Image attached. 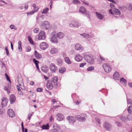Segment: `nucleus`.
Segmentation results:
<instances>
[{
    "instance_id": "f257e3e1",
    "label": "nucleus",
    "mask_w": 132,
    "mask_h": 132,
    "mask_svg": "<svg viewBox=\"0 0 132 132\" xmlns=\"http://www.w3.org/2000/svg\"><path fill=\"white\" fill-rule=\"evenodd\" d=\"M8 102V100L5 97H3L2 99V104L0 105V114L3 113L5 112V110L3 107L6 105Z\"/></svg>"
},
{
    "instance_id": "f03ea898",
    "label": "nucleus",
    "mask_w": 132,
    "mask_h": 132,
    "mask_svg": "<svg viewBox=\"0 0 132 132\" xmlns=\"http://www.w3.org/2000/svg\"><path fill=\"white\" fill-rule=\"evenodd\" d=\"M84 57L85 60L89 63L91 64L93 63V56L91 54H85L84 55Z\"/></svg>"
},
{
    "instance_id": "7ed1b4c3",
    "label": "nucleus",
    "mask_w": 132,
    "mask_h": 132,
    "mask_svg": "<svg viewBox=\"0 0 132 132\" xmlns=\"http://www.w3.org/2000/svg\"><path fill=\"white\" fill-rule=\"evenodd\" d=\"M46 35L44 31H40L39 33V35H36L35 38L38 39L39 40L41 39L44 40L46 38Z\"/></svg>"
},
{
    "instance_id": "20e7f679",
    "label": "nucleus",
    "mask_w": 132,
    "mask_h": 132,
    "mask_svg": "<svg viewBox=\"0 0 132 132\" xmlns=\"http://www.w3.org/2000/svg\"><path fill=\"white\" fill-rule=\"evenodd\" d=\"M69 26L71 27L79 28L81 26V23L78 21L73 20L69 23Z\"/></svg>"
},
{
    "instance_id": "39448f33",
    "label": "nucleus",
    "mask_w": 132,
    "mask_h": 132,
    "mask_svg": "<svg viewBox=\"0 0 132 132\" xmlns=\"http://www.w3.org/2000/svg\"><path fill=\"white\" fill-rule=\"evenodd\" d=\"M55 32H54L52 33L51 36L50 37V41L52 43H58V40L56 37V35L55 34Z\"/></svg>"
},
{
    "instance_id": "423d86ee",
    "label": "nucleus",
    "mask_w": 132,
    "mask_h": 132,
    "mask_svg": "<svg viewBox=\"0 0 132 132\" xmlns=\"http://www.w3.org/2000/svg\"><path fill=\"white\" fill-rule=\"evenodd\" d=\"M76 118L78 121L84 122L86 120L87 115L85 114H81L77 116Z\"/></svg>"
},
{
    "instance_id": "0eeeda50",
    "label": "nucleus",
    "mask_w": 132,
    "mask_h": 132,
    "mask_svg": "<svg viewBox=\"0 0 132 132\" xmlns=\"http://www.w3.org/2000/svg\"><path fill=\"white\" fill-rule=\"evenodd\" d=\"M49 68L50 70L52 73H56L58 70L55 64L53 63L50 64Z\"/></svg>"
},
{
    "instance_id": "6e6552de",
    "label": "nucleus",
    "mask_w": 132,
    "mask_h": 132,
    "mask_svg": "<svg viewBox=\"0 0 132 132\" xmlns=\"http://www.w3.org/2000/svg\"><path fill=\"white\" fill-rule=\"evenodd\" d=\"M103 66L105 71L106 72H110L112 70L110 65L108 64L104 63L103 65Z\"/></svg>"
},
{
    "instance_id": "1a4fd4ad",
    "label": "nucleus",
    "mask_w": 132,
    "mask_h": 132,
    "mask_svg": "<svg viewBox=\"0 0 132 132\" xmlns=\"http://www.w3.org/2000/svg\"><path fill=\"white\" fill-rule=\"evenodd\" d=\"M59 52L58 49L54 47H52L49 50V52L51 54H56Z\"/></svg>"
},
{
    "instance_id": "9d476101",
    "label": "nucleus",
    "mask_w": 132,
    "mask_h": 132,
    "mask_svg": "<svg viewBox=\"0 0 132 132\" xmlns=\"http://www.w3.org/2000/svg\"><path fill=\"white\" fill-rule=\"evenodd\" d=\"M78 12L80 13L86 15L88 14V12L86 11L85 7L84 6H81L80 7Z\"/></svg>"
},
{
    "instance_id": "9b49d317",
    "label": "nucleus",
    "mask_w": 132,
    "mask_h": 132,
    "mask_svg": "<svg viewBox=\"0 0 132 132\" xmlns=\"http://www.w3.org/2000/svg\"><path fill=\"white\" fill-rule=\"evenodd\" d=\"M49 27V23L47 21L43 22L41 26V27L43 29H47Z\"/></svg>"
},
{
    "instance_id": "f8f14e48",
    "label": "nucleus",
    "mask_w": 132,
    "mask_h": 132,
    "mask_svg": "<svg viewBox=\"0 0 132 132\" xmlns=\"http://www.w3.org/2000/svg\"><path fill=\"white\" fill-rule=\"evenodd\" d=\"M39 46L41 49L45 50L48 48V45L46 43L43 42L40 44Z\"/></svg>"
},
{
    "instance_id": "ddd939ff",
    "label": "nucleus",
    "mask_w": 132,
    "mask_h": 132,
    "mask_svg": "<svg viewBox=\"0 0 132 132\" xmlns=\"http://www.w3.org/2000/svg\"><path fill=\"white\" fill-rule=\"evenodd\" d=\"M67 119L69 123H74L76 120L75 118L71 116H69L67 117Z\"/></svg>"
},
{
    "instance_id": "4468645a",
    "label": "nucleus",
    "mask_w": 132,
    "mask_h": 132,
    "mask_svg": "<svg viewBox=\"0 0 132 132\" xmlns=\"http://www.w3.org/2000/svg\"><path fill=\"white\" fill-rule=\"evenodd\" d=\"M103 126L104 128L106 130L110 131L111 129V125L108 122H105L103 124Z\"/></svg>"
},
{
    "instance_id": "2eb2a0df",
    "label": "nucleus",
    "mask_w": 132,
    "mask_h": 132,
    "mask_svg": "<svg viewBox=\"0 0 132 132\" xmlns=\"http://www.w3.org/2000/svg\"><path fill=\"white\" fill-rule=\"evenodd\" d=\"M56 120L58 121H61L64 118V116L60 113L57 114L56 117Z\"/></svg>"
},
{
    "instance_id": "dca6fc26",
    "label": "nucleus",
    "mask_w": 132,
    "mask_h": 132,
    "mask_svg": "<svg viewBox=\"0 0 132 132\" xmlns=\"http://www.w3.org/2000/svg\"><path fill=\"white\" fill-rule=\"evenodd\" d=\"M7 113L9 116L12 118L15 116L14 112L11 109H9L7 111Z\"/></svg>"
},
{
    "instance_id": "f3484780",
    "label": "nucleus",
    "mask_w": 132,
    "mask_h": 132,
    "mask_svg": "<svg viewBox=\"0 0 132 132\" xmlns=\"http://www.w3.org/2000/svg\"><path fill=\"white\" fill-rule=\"evenodd\" d=\"M75 48L76 50H84L83 47L79 44H76L75 46Z\"/></svg>"
},
{
    "instance_id": "a211bd4d",
    "label": "nucleus",
    "mask_w": 132,
    "mask_h": 132,
    "mask_svg": "<svg viewBox=\"0 0 132 132\" xmlns=\"http://www.w3.org/2000/svg\"><path fill=\"white\" fill-rule=\"evenodd\" d=\"M47 87L49 89H53V86L52 81H49L47 83Z\"/></svg>"
},
{
    "instance_id": "6ab92c4d",
    "label": "nucleus",
    "mask_w": 132,
    "mask_h": 132,
    "mask_svg": "<svg viewBox=\"0 0 132 132\" xmlns=\"http://www.w3.org/2000/svg\"><path fill=\"white\" fill-rule=\"evenodd\" d=\"M76 60L77 62H80L83 59L82 56L79 54H77L75 56Z\"/></svg>"
},
{
    "instance_id": "aec40b11",
    "label": "nucleus",
    "mask_w": 132,
    "mask_h": 132,
    "mask_svg": "<svg viewBox=\"0 0 132 132\" xmlns=\"http://www.w3.org/2000/svg\"><path fill=\"white\" fill-rule=\"evenodd\" d=\"M113 77L115 80H119L120 78V75L117 71L115 72L113 75Z\"/></svg>"
},
{
    "instance_id": "412c9836",
    "label": "nucleus",
    "mask_w": 132,
    "mask_h": 132,
    "mask_svg": "<svg viewBox=\"0 0 132 132\" xmlns=\"http://www.w3.org/2000/svg\"><path fill=\"white\" fill-rule=\"evenodd\" d=\"M10 100L11 103V104H13L15 102L16 100V98L14 95L13 94H12L10 95Z\"/></svg>"
},
{
    "instance_id": "4be33fe9",
    "label": "nucleus",
    "mask_w": 132,
    "mask_h": 132,
    "mask_svg": "<svg viewBox=\"0 0 132 132\" xmlns=\"http://www.w3.org/2000/svg\"><path fill=\"white\" fill-rule=\"evenodd\" d=\"M11 88V87L10 85H9L7 86H4V90L6 91L8 94L10 93Z\"/></svg>"
},
{
    "instance_id": "5701e85b",
    "label": "nucleus",
    "mask_w": 132,
    "mask_h": 132,
    "mask_svg": "<svg viewBox=\"0 0 132 132\" xmlns=\"http://www.w3.org/2000/svg\"><path fill=\"white\" fill-rule=\"evenodd\" d=\"M57 37L60 39L63 38L64 37V34L62 32H59L57 34Z\"/></svg>"
},
{
    "instance_id": "b1692460",
    "label": "nucleus",
    "mask_w": 132,
    "mask_h": 132,
    "mask_svg": "<svg viewBox=\"0 0 132 132\" xmlns=\"http://www.w3.org/2000/svg\"><path fill=\"white\" fill-rule=\"evenodd\" d=\"M53 127L54 128L53 130H55L57 131L60 129V126L58 125L56 123H54L53 124Z\"/></svg>"
},
{
    "instance_id": "393cba45",
    "label": "nucleus",
    "mask_w": 132,
    "mask_h": 132,
    "mask_svg": "<svg viewBox=\"0 0 132 132\" xmlns=\"http://www.w3.org/2000/svg\"><path fill=\"white\" fill-rule=\"evenodd\" d=\"M48 70V67L46 66H43L41 68V70L43 72L47 73Z\"/></svg>"
},
{
    "instance_id": "a878e982",
    "label": "nucleus",
    "mask_w": 132,
    "mask_h": 132,
    "mask_svg": "<svg viewBox=\"0 0 132 132\" xmlns=\"http://www.w3.org/2000/svg\"><path fill=\"white\" fill-rule=\"evenodd\" d=\"M35 55L37 59H39L41 58L42 57V55L38 53L36 51L35 52Z\"/></svg>"
},
{
    "instance_id": "bb28decb",
    "label": "nucleus",
    "mask_w": 132,
    "mask_h": 132,
    "mask_svg": "<svg viewBox=\"0 0 132 132\" xmlns=\"http://www.w3.org/2000/svg\"><path fill=\"white\" fill-rule=\"evenodd\" d=\"M18 81L19 85H22V84L23 85L22 78L21 77L18 76Z\"/></svg>"
},
{
    "instance_id": "cd10ccee",
    "label": "nucleus",
    "mask_w": 132,
    "mask_h": 132,
    "mask_svg": "<svg viewBox=\"0 0 132 132\" xmlns=\"http://www.w3.org/2000/svg\"><path fill=\"white\" fill-rule=\"evenodd\" d=\"M97 17L100 20H102L103 18V16L100 13L96 12V13Z\"/></svg>"
},
{
    "instance_id": "c85d7f7f",
    "label": "nucleus",
    "mask_w": 132,
    "mask_h": 132,
    "mask_svg": "<svg viewBox=\"0 0 132 132\" xmlns=\"http://www.w3.org/2000/svg\"><path fill=\"white\" fill-rule=\"evenodd\" d=\"M58 80V78L57 77H54L52 79V82H53L55 85H56L57 84V81Z\"/></svg>"
},
{
    "instance_id": "c756f323",
    "label": "nucleus",
    "mask_w": 132,
    "mask_h": 132,
    "mask_svg": "<svg viewBox=\"0 0 132 132\" xmlns=\"http://www.w3.org/2000/svg\"><path fill=\"white\" fill-rule=\"evenodd\" d=\"M120 82L124 86H126L127 84L126 80L123 78H122L120 79Z\"/></svg>"
},
{
    "instance_id": "7c9ffc66",
    "label": "nucleus",
    "mask_w": 132,
    "mask_h": 132,
    "mask_svg": "<svg viewBox=\"0 0 132 132\" xmlns=\"http://www.w3.org/2000/svg\"><path fill=\"white\" fill-rule=\"evenodd\" d=\"M62 60L61 59L59 58L57 60V64L61 66L62 64Z\"/></svg>"
},
{
    "instance_id": "2f4dec72",
    "label": "nucleus",
    "mask_w": 132,
    "mask_h": 132,
    "mask_svg": "<svg viewBox=\"0 0 132 132\" xmlns=\"http://www.w3.org/2000/svg\"><path fill=\"white\" fill-rule=\"evenodd\" d=\"M66 69L64 67L60 68L59 69V72L61 73H63L65 71Z\"/></svg>"
},
{
    "instance_id": "473e14b6",
    "label": "nucleus",
    "mask_w": 132,
    "mask_h": 132,
    "mask_svg": "<svg viewBox=\"0 0 132 132\" xmlns=\"http://www.w3.org/2000/svg\"><path fill=\"white\" fill-rule=\"evenodd\" d=\"M113 11L116 15H120L121 14V12L120 11L117 9H114Z\"/></svg>"
},
{
    "instance_id": "72a5a7b5",
    "label": "nucleus",
    "mask_w": 132,
    "mask_h": 132,
    "mask_svg": "<svg viewBox=\"0 0 132 132\" xmlns=\"http://www.w3.org/2000/svg\"><path fill=\"white\" fill-rule=\"evenodd\" d=\"M64 60L65 62L68 64H70L71 63V61H70L68 57L64 58Z\"/></svg>"
},
{
    "instance_id": "f704fd0d",
    "label": "nucleus",
    "mask_w": 132,
    "mask_h": 132,
    "mask_svg": "<svg viewBox=\"0 0 132 132\" xmlns=\"http://www.w3.org/2000/svg\"><path fill=\"white\" fill-rule=\"evenodd\" d=\"M119 118L122 121L124 122L126 121L127 120V119L126 117L123 116H121Z\"/></svg>"
},
{
    "instance_id": "c9c22d12",
    "label": "nucleus",
    "mask_w": 132,
    "mask_h": 132,
    "mask_svg": "<svg viewBox=\"0 0 132 132\" xmlns=\"http://www.w3.org/2000/svg\"><path fill=\"white\" fill-rule=\"evenodd\" d=\"M43 129L48 130L49 128V125L48 124H47L46 125H44L42 126Z\"/></svg>"
},
{
    "instance_id": "e433bc0d",
    "label": "nucleus",
    "mask_w": 132,
    "mask_h": 132,
    "mask_svg": "<svg viewBox=\"0 0 132 132\" xmlns=\"http://www.w3.org/2000/svg\"><path fill=\"white\" fill-rule=\"evenodd\" d=\"M33 7L34 8L33 11L36 12L39 9L38 7H37L35 4H33L32 5Z\"/></svg>"
},
{
    "instance_id": "4c0bfd02",
    "label": "nucleus",
    "mask_w": 132,
    "mask_h": 132,
    "mask_svg": "<svg viewBox=\"0 0 132 132\" xmlns=\"http://www.w3.org/2000/svg\"><path fill=\"white\" fill-rule=\"evenodd\" d=\"M80 35L83 36L86 38H89L90 36L89 35V34L86 33L80 34Z\"/></svg>"
},
{
    "instance_id": "58836bf2",
    "label": "nucleus",
    "mask_w": 132,
    "mask_h": 132,
    "mask_svg": "<svg viewBox=\"0 0 132 132\" xmlns=\"http://www.w3.org/2000/svg\"><path fill=\"white\" fill-rule=\"evenodd\" d=\"M126 7L128 10H132V4L131 3L127 4Z\"/></svg>"
},
{
    "instance_id": "ea45409f",
    "label": "nucleus",
    "mask_w": 132,
    "mask_h": 132,
    "mask_svg": "<svg viewBox=\"0 0 132 132\" xmlns=\"http://www.w3.org/2000/svg\"><path fill=\"white\" fill-rule=\"evenodd\" d=\"M48 9L47 8H44L43 10V12H42V13L46 14L48 12Z\"/></svg>"
},
{
    "instance_id": "a19ab883",
    "label": "nucleus",
    "mask_w": 132,
    "mask_h": 132,
    "mask_svg": "<svg viewBox=\"0 0 132 132\" xmlns=\"http://www.w3.org/2000/svg\"><path fill=\"white\" fill-rule=\"evenodd\" d=\"M94 68L93 66H90L87 69V70L88 71H91L94 70Z\"/></svg>"
},
{
    "instance_id": "79ce46f5",
    "label": "nucleus",
    "mask_w": 132,
    "mask_h": 132,
    "mask_svg": "<svg viewBox=\"0 0 132 132\" xmlns=\"http://www.w3.org/2000/svg\"><path fill=\"white\" fill-rule=\"evenodd\" d=\"M72 2L75 4H80V3L79 1L78 0H73Z\"/></svg>"
},
{
    "instance_id": "37998d69",
    "label": "nucleus",
    "mask_w": 132,
    "mask_h": 132,
    "mask_svg": "<svg viewBox=\"0 0 132 132\" xmlns=\"http://www.w3.org/2000/svg\"><path fill=\"white\" fill-rule=\"evenodd\" d=\"M28 39L29 42H30V43L31 44H33L34 42L33 41V40H32V38H31L30 37H29V36H28Z\"/></svg>"
},
{
    "instance_id": "c03bdc74",
    "label": "nucleus",
    "mask_w": 132,
    "mask_h": 132,
    "mask_svg": "<svg viewBox=\"0 0 132 132\" xmlns=\"http://www.w3.org/2000/svg\"><path fill=\"white\" fill-rule=\"evenodd\" d=\"M119 8L121 12H124L126 10L125 7L124 6L121 7Z\"/></svg>"
},
{
    "instance_id": "a18cd8bd",
    "label": "nucleus",
    "mask_w": 132,
    "mask_h": 132,
    "mask_svg": "<svg viewBox=\"0 0 132 132\" xmlns=\"http://www.w3.org/2000/svg\"><path fill=\"white\" fill-rule=\"evenodd\" d=\"M127 119L129 120H132V114H130L128 115Z\"/></svg>"
},
{
    "instance_id": "49530a36",
    "label": "nucleus",
    "mask_w": 132,
    "mask_h": 132,
    "mask_svg": "<svg viewBox=\"0 0 132 132\" xmlns=\"http://www.w3.org/2000/svg\"><path fill=\"white\" fill-rule=\"evenodd\" d=\"M128 111L129 113H130L132 111V105H130L128 109Z\"/></svg>"
},
{
    "instance_id": "de8ad7c7",
    "label": "nucleus",
    "mask_w": 132,
    "mask_h": 132,
    "mask_svg": "<svg viewBox=\"0 0 132 132\" xmlns=\"http://www.w3.org/2000/svg\"><path fill=\"white\" fill-rule=\"evenodd\" d=\"M33 31L35 33H37L39 31V29L38 28H35L34 29Z\"/></svg>"
},
{
    "instance_id": "09e8293b",
    "label": "nucleus",
    "mask_w": 132,
    "mask_h": 132,
    "mask_svg": "<svg viewBox=\"0 0 132 132\" xmlns=\"http://www.w3.org/2000/svg\"><path fill=\"white\" fill-rule=\"evenodd\" d=\"M10 27L11 29H14L16 30L17 29V28H15V26L11 24L10 25Z\"/></svg>"
},
{
    "instance_id": "8fccbe9b",
    "label": "nucleus",
    "mask_w": 132,
    "mask_h": 132,
    "mask_svg": "<svg viewBox=\"0 0 132 132\" xmlns=\"http://www.w3.org/2000/svg\"><path fill=\"white\" fill-rule=\"evenodd\" d=\"M5 75L6 78L7 80L8 81H9L11 83V80H10V78L9 77V76H8V75H7L6 73H5Z\"/></svg>"
},
{
    "instance_id": "3c124183",
    "label": "nucleus",
    "mask_w": 132,
    "mask_h": 132,
    "mask_svg": "<svg viewBox=\"0 0 132 132\" xmlns=\"http://www.w3.org/2000/svg\"><path fill=\"white\" fill-rule=\"evenodd\" d=\"M35 12L33 10H32V11H31V12H28L27 13V15L28 16H29V15H31L33 14Z\"/></svg>"
},
{
    "instance_id": "603ef678",
    "label": "nucleus",
    "mask_w": 132,
    "mask_h": 132,
    "mask_svg": "<svg viewBox=\"0 0 132 132\" xmlns=\"http://www.w3.org/2000/svg\"><path fill=\"white\" fill-rule=\"evenodd\" d=\"M33 61L35 65L38 64V61L36 60L35 59H34L33 60Z\"/></svg>"
},
{
    "instance_id": "864d4df0",
    "label": "nucleus",
    "mask_w": 132,
    "mask_h": 132,
    "mask_svg": "<svg viewBox=\"0 0 132 132\" xmlns=\"http://www.w3.org/2000/svg\"><path fill=\"white\" fill-rule=\"evenodd\" d=\"M127 101L128 104H132L131 101L130 99H127Z\"/></svg>"
},
{
    "instance_id": "5fc2aeb1",
    "label": "nucleus",
    "mask_w": 132,
    "mask_h": 132,
    "mask_svg": "<svg viewBox=\"0 0 132 132\" xmlns=\"http://www.w3.org/2000/svg\"><path fill=\"white\" fill-rule=\"evenodd\" d=\"M31 50V48L29 46L27 47L26 48V51L27 52H30Z\"/></svg>"
},
{
    "instance_id": "6e6d98bb",
    "label": "nucleus",
    "mask_w": 132,
    "mask_h": 132,
    "mask_svg": "<svg viewBox=\"0 0 132 132\" xmlns=\"http://www.w3.org/2000/svg\"><path fill=\"white\" fill-rule=\"evenodd\" d=\"M5 50L7 55L9 56L10 55V54L9 52V50L7 49V47H5Z\"/></svg>"
},
{
    "instance_id": "4d7b16f0",
    "label": "nucleus",
    "mask_w": 132,
    "mask_h": 132,
    "mask_svg": "<svg viewBox=\"0 0 132 132\" xmlns=\"http://www.w3.org/2000/svg\"><path fill=\"white\" fill-rule=\"evenodd\" d=\"M86 63H81L80 64L79 67H83L85 65Z\"/></svg>"
},
{
    "instance_id": "13d9d810",
    "label": "nucleus",
    "mask_w": 132,
    "mask_h": 132,
    "mask_svg": "<svg viewBox=\"0 0 132 132\" xmlns=\"http://www.w3.org/2000/svg\"><path fill=\"white\" fill-rule=\"evenodd\" d=\"M82 2L84 4L86 5L87 6H88L89 5V4L85 0L82 1Z\"/></svg>"
},
{
    "instance_id": "bf43d9fd",
    "label": "nucleus",
    "mask_w": 132,
    "mask_h": 132,
    "mask_svg": "<svg viewBox=\"0 0 132 132\" xmlns=\"http://www.w3.org/2000/svg\"><path fill=\"white\" fill-rule=\"evenodd\" d=\"M43 89L40 88H37L36 89V91L38 92H42L43 91Z\"/></svg>"
},
{
    "instance_id": "052dcab7",
    "label": "nucleus",
    "mask_w": 132,
    "mask_h": 132,
    "mask_svg": "<svg viewBox=\"0 0 132 132\" xmlns=\"http://www.w3.org/2000/svg\"><path fill=\"white\" fill-rule=\"evenodd\" d=\"M20 88L21 89H22L23 90H25V88L24 87V86L23 84V85L22 84V85H20Z\"/></svg>"
},
{
    "instance_id": "680f3d73",
    "label": "nucleus",
    "mask_w": 132,
    "mask_h": 132,
    "mask_svg": "<svg viewBox=\"0 0 132 132\" xmlns=\"http://www.w3.org/2000/svg\"><path fill=\"white\" fill-rule=\"evenodd\" d=\"M116 124L118 126H121V123L119 122H116Z\"/></svg>"
},
{
    "instance_id": "e2e57ef3",
    "label": "nucleus",
    "mask_w": 132,
    "mask_h": 132,
    "mask_svg": "<svg viewBox=\"0 0 132 132\" xmlns=\"http://www.w3.org/2000/svg\"><path fill=\"white\" fill-rule=\"evenodd\" d=\"M96 121L99 124H100V120L98 118H96Z\"/></svg>"
},
{
    "instance_id": "0e129e2a",
    "label": "nucleus",
    "mask_w": 132,
    "mask_h": 132,
    "mask_svg": "<svg viewBox=\"0 0 132 132\" xmlns=\"http://www.w3.org/2000/svg\"><path fill=\"white\" fill-rule=\"evenodd\" d=\"M21 127L22 132H24V128L23 127V122H22L21 123Z\"/></svg>"
},
{
    "instance_id": "69168bd1",
    "label": "nucleus",
    "mask_w": 132,
    "mask_h": 132,
    "mask_svg": "<svg viewBox=\"0 0 132 132\" xmlns=\"http://www.w3.org/2000/svg\"><path fill=\"white\" fill-rule=\"evenodd\" d=\"M18 50L19 52H21L22 51L21 46H18Z\"/></svg>"
},
{
    "instance_id": "338daca9",
    "label": "nucleus",
    "mask_w": 132,
    "mask_h": 132,
    "mask_svg": "<svg viewBox=\"0 0 132 132\" xmlns=\"http://www.w3.org/2000/svg\"><path fill=\"white\" fill-rule=\"evenodd\" d=\"M50 120L51 122L53 120V118L52 116H51L50 117Z\"/></svg>"
},
{
    "instance_id": "774afa93",
    "label": "nucleus",
    "mask_w": 132,
    "mask_h": 132,
    "mask_svg": "<svg viewBox=\"0 0 132 132\" xmlns=\"http://www.w3.org/2000/svg\"><path fill=\"white\" fill-rule=\"evenodd\" d=\"M32 115V114H29L28 115V120H29L31 118V117Z\"/></svg>"
}]
</instances>
